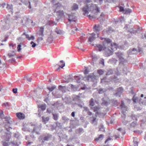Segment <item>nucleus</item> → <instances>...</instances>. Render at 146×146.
<instances>
[{
    "label": "nucleus",
    "instance_id": "1",
    "mask_svg": "<svg viewBox=\"0 0 146 146\" xmlns=\"http://www.w3.org/2000/svg\"><path fill=\"white\" fill-rule=\"evenodd\" d=\"M101 40H104L103 42V45L100 44H95V46L98 48V51H101L102 50H105L106 48L111 46V48L113 50H114L115 49L116 50L118 48L117 44L115 43H111V41L108 38H104L100 37Z\"/></svg>",
    "mask_w": 146,
    "mask_h": 146
},
{
    "label": "nucleus",
    "instance_id": "2",
    "mask_svg": "<svg viewBox=\"0 0 146 146\" xmlns=\"http://www.w3.org/2000/svg\"><path fill=\"white\" fill-rule=\"evenodd\" d=\"M96 8V5L93 3H91L89 5H86V7L82 9V11L84 12L83 14L85 15L86 14L88 13V11H92Z\"/></svg>",
    "mask_w": 146,
    "mask_h": 146
},
{
    "label": "nucleus",
    "instance_id": "3",
    "mask_svg": "<svg viewBox=\"0 0 146 146\" xmlns=\"http://www.w3.org/2000/svg\"><path fill=\"white\" fill-rule=\"evenodd\" d=\"M52 137V135L49 133H45L40 135L38 139L39 141L42 143L44 142L45 141H48Z\"/></svg>",
    "mask_w": 146,
    "mask_h": 146
},
{
    "label": "nucleus",
    "instance_id": "4",
    "mask_svg": "<svg viewBox=\"0 0 146 146\" xmlns=\"http://www.w3.org/2000/svg\"><path fill=\"white\" fill-rule=\"evenodd\" d=\"M11 135L10 134H6L2 137L3 141H2V144L3 146H9L8 141L10 138Z\"/></svg>",
    "mask_w": 146,
    "mask_h": 146
},
{
    "label": "nucleus",
    "instance_id": "5",
    "mask_svg": "<svg viewBox=\"0 0 146 146\" xmlns=\"http://www.w3.org/2000/svg\"><path fill=\"white\" fill-rule=\"evenodd\" d=\"M32 126L33 127V130L31 131L29 130V131H31L32 133H35L37 135H40V131L42 128V124H40L39 125H32Z\"/></svg>",
    "mask_w": 146,
    "mask_h": 146
},
{
    "label": "nucleus",
    "instance_id": "6",
    "mask_svg": "<svg viewBox=\"0 0 146 146\" xmlns=\"http://www.w3.org/2000/svg\"><path fill=\"white\" fill-rule=\"evenodd\" d=\"M123 63L122 62L119 63V64L117 68V71H120L121 72H123L127 74V68L126 66H124L123 65Z\"/></svg>",
    "mask_w": 146,
    "mask_h": 146
},
{
    "label": "nucleus",
    "instance_id": "7",
    "mask_svg": "<svg viewBox=\"0 0 146 146\" xmlns=\"http://www.w3.org/2000/svg\"><path fill=\"white\" fill-rule=\"evenodd\" d=\"M84 79L85 81L95 82L96 80V77L93 74H90L88 76L84 77Z\"/></svg>",
    "mask_w": 146,
    "mask_h": 146
},
{
    "label": "nucleus",
    "instance_id": "8",
    "mask_svg": "<svg viewBox=\"0 0 146 146\" xmlns=\"http://www.w3.org/2000/svg\"><path fill=\"white\" fill-rule=\"evenodd\" d=\"M13 120L11 119H10L8 120L5 121V128L6 130L8 131H9L10 129H12V128L10 127L13 123Z\"/></svg>",
    "mask_w": 146,
    "mask_h": 146
},
{
    "label": "nucleus",
    "instance_id": "9",
    "mask_svg": "<svg viewBox=\"0 0 146 146\" xmlns=\"http://www.w3.org/2000/svg\"><path fill=\"white\" fill-rule=\"evenodd\" d=\"M116 55L119 58V60L120 61V63L122 62L123 63L124 62L125 59L122 56V53L121 52H117L116 53Z\"/></svg>",
    "mask_w": 146,
    "mask_h": 146
},
{
    "label": "nucleus",
    "instance_id": "10",
    "mask_svg": "<svg viewBox=\"0 0 146 146\" xmlns=\"http://www.w3.org/2000/svg\"><path fill=\"white\" fill-rule=\"evenodd\" d=\"M138 52V50L135 48L130 49L127 52L129 54H137Z\"/></svg>",
    "mask_w": 146,
    "mask_h": 146
},
{
    "label": "nucleus",
    "instance_id": "11",
    "mask_svg": "<svg viewBox=\"0 0 146 146\" xmlns=\"http://www.w3.org/2000/svg\"><path fill=\"white\" fill-rule=\"evenodd\" d=\"M90 36L88 38V41L92 42L94 41L96 39V34L94 33L90 34Z\"/></svg>",
    "mask_w": 146,
    "mask_h": 146
},
{
    "label": "nucleus",
    "instance_id": "12",
    "mask_svg": "<svg viewBox=\"0 0 146 146\" xmlns=\"http://www.w3.org/2000/svg\"><path fill=\"white\" fill-rule=\"evenodd\" d=\"M120 106L121 107L122 111V113H125V111L127 110V108L126 106L124 103L123 101H121V104L120 105Z\"/></svg>",
    "mask_w": 146,
    "mask_h": 146
},
{
    "label": "nucleus",
    "instance_id": "13",
    "mask_svg": "<svg viewBox=\"0 0 146 146\" xmlns=\"http://www.w3.org/2000/svg\"><path fill=\"white\" fill-rule=\"evenodd\" d=\"M91 122L93 125H96L97 124V120H96V117L93 116L90 118Z\"/></svg>",
    "mask_w": 146,
    "mask_h": 146
},
{
    "label": "nucleus",
    "instance_id": "14",
    "mask_svg": "<svg viewBox=\"0 0 146 146\" xmlns=\"http://www.w3.org/2000/svg\"><path fill=\"white\" fill-rule=\"evenodd\" d=\"M16 115L17 117L20 119H24L25 117V115L21 112L17 113Z\"/></svg>",
    "mask_w": 146,
    "mask_h": 146
},
{
    "label": "nucleus",
    "instance_id": "15",
    "mask_svg": "<svg viewBox=\"0 0 146 146\" xmlns=\"http://www.w3.org/2000/svg\"><path fill=\"white\" fill-rule=\"evenodd\" d=\"M123 90V89L122 87H119L117 88V92L115 94L117 96H120V95L122 93Z\"/></svg>",
    "mask_w": 146,
    "mask_h": 146
},
{
    "label": "nucleus",
    "instance_id": "16",
    "mask_svg": "<svg viewBox=\"0 0 146 146\" xmlns=\"http://www.w3.org/2000/svg\"><path fill=\"white\" fill-rule=\"evenodd\" d=\"M76 18L72 14L68 15V20L69 22H71L72 21H75Z\"/></svg>",
    "mask_w": 146,
    "mask_h": 146
},
{
    "label": "nucleus",
    "instance_id": "17",
    "mask_svg": "<svg viewBox=\"0 0 146 146\" xmlns=\"http://www.w3.org/2000/svg\"><path fill=\"white\" fill-rule=\"evenodd\" d=\"M80 96H76L74 98L73 100L76 102V103H82V101L80 100Z\"/></svg>",
    "mask_w": 146,
    "mask_h": 146
},
{
    "label": "nucleus",
    "instance_id": "18",
    "mask_svg": "<svg viewBox=\"0 0 146 146\" xmlns=\"http://www.w3.org/2000/svg\"><path fill=\"white\" fill-rule=\"evenodd\" d=\"M56 14L58 16V17L60 18L64 15V12L63 11L59 10L56 12Z\"/></svg>",
    "mask_w": 146,
    "mask_h": 146
},
{
    "label": "nucleus",
    "instance_id": "19",
    "mask_svg": "<svg viewBox=\"0 0 146 146\" xmlns=\"http://www.w3.org/2000/svg\"><path fill=\"white\" fill-rule=\"evenodd\" d=\"M46 126L48 127V129L49 130L52 131H53L56 128V127L54 125H46Z\"/></svg>",
    "mask_w": 146,
    "mask_h": 146
},
{
    "label": "nucleus",
    "instance_id": "20",
    "mask_svg": "<svg viewBox=\"0 0 146 146\" xmlns=\"http://www.w3.org/2000/svg\"><path fill=\"white\" fill-rule=\"evenodd\" d=\"M44 31V28L42 27H40V30L38 32V33L39 36H43L44 35V34H43Z\"/></svg>",
    "mask_w": 146,
    "mask_h": 146
},
{
    "label": "nucleus",
    "instance_id": "21",
    "mask_svg": "<svg viewBox=\"0 0 146 146\" xmlns=\"http://www.w3.org/2000/svg\"><path fill=\"white\" fill-rule=\"evenodd\" d=\"M42 121L44 124L46 123L48 121L49 119V118L48 117H45L44 116H42Z\"/></svg>",
    "mask_w": 146,
    "mask_h": 146
},
{
    "label": "nucleus",
    "instance_id": "22",
    "mask_svg": "<svg viewBox=\"0 0 146 146\" xmlns=\"http://www.w3.org/2000/svg\"><path fill=\"white\" fill-rule=\"evenodd\" d=\"M7 8L9 11V12H11L12 13H13V7L12 5H10L8 4H7Z\"/></svg>",
    "mask_w": 146,
    "mask_h": 146
},
{
    "label": "nucleus",
    "instance_id": "23",
    "mask_svg": "<svg viewBox=\"0 0 146 146\" xmlns=\"http://www.w3.org/2000/svg\"><path fill=\"white\" fill-rule=\"evenodd\" d=\"M93 29H94V31L97 33L99 32L100 31V26L99 25H95Z\"/></svg>",
    "mask_w": 146,
    "mask_h": 146
},
{
    "label": "nucleus",
    "instance_id": "24",
    "mask_svg": "<svg viewBox=\"0 0 146 146\" xmlns=\"http://www.w3.org/2000/svg\"><path fill=\"white\" fill-rule=\"evenodd\" d=\"M74 79L76 80L77 83H80L82 80V76H75L74 77Z\"/></svg>",
    "mask_w": 146,
    "mask_h": 146
},
{
    "label": "nucleus",
    "instance_id": "25",
    "mask_svg": "<svg viewBox=\"0 0 146 146\" xmlns=\"http://www.w3.org/2000/svg\"><path fill=\"white\" fill-rule=\"evenodd\" d=\"M84 132V129L82 128H79L76 130V133L78 134H81Z\"/></svg>",
    "mask_w": 146,
    "mask_h": 146
},
{
    "label": "nucleus",
    "instance_id": "26",
    "mask_svg": "<svg viewBox=\"0 0 146 146\" xmlns=\"http://www.w3.org/2000/svg\"><path fill=\"white\" fill-rule=\"evenodd\" d=\"M98 91L99 94H102L107 91V89L106 88H100L98 89Z\"/></svg>",
    "mask_w": 146,
    "mask_h": 146
},
{
    "label": "nucleus",
    "instance_id": "27",
    "mask_svg": "<svg viewBox=\"0 0 146 146\" xmlns=\"http://www.w3.org/2000/svg\"><path fill=\"white\" fill-rule=\"evenodd\" d=\"M72 10L76 11L78 9V5L76 3H74L72 7Z\"/></svg>",
    "mask_w": 146,
    "mask_h": 146
},
{
    "label": "nucleus",
    "instance_id": "28",
    "mask_svg": "<svg viewBox=\"0 0 146 146\" xmlns=\"http://www.w3.org/2000/svg\"><path fill=\"white\" fill-rule=\"evenodd\" d=\"M139 103L143 105H146V97H145L144 98V100H143L142 98H141L139 100Z\"/></svg>",
    "mask_w": 146,
    "mask_h": 146
},
{
    "label": "nucleus",
    "instance_id": "29",
    "mask_svg": "<svg viewBox=\"0 0 146 146\" xmlns=\"http://www.w3.org/2000/svg\"><path fill=\"white\" fill-rule=\"evenodd\" d=\"M65 65V63L62 60H60L59 63V67H60L61 68H62L64 67Z\"/></svg>",
    "mask_w": 146,
    "mask_h": 146
},
{
    "label": "nucleus",
    "instance_id": "30",
    "mask_svg": "<svg viewBox=\"0 0 146 146\" xmlns=\"http://www.w3.org/2000/svg\"><path fill=\"white\" fill-rule=\"evenodd\" d=\"M62 119L64 121L63 122V123H67L69 120V119L68 118L65 116H63L62 117Z\"/></svg>",
    "mask_w": 146,
    "mask_h": 146
},
{
    "label": "nucleus",
    "instance_id": "31",
    "mask_svg": "<svg viewBox=\"0 0 146 146\" xmlns=\"http://www.w3.org/2000/svg\"><path fill=\"white\" fill-rule=\"evenodd\" d=\"M53 40V36L50 35L48 38L47 39V41L49 43H51Z\"/></svg>",
    "mask_w": 146,
    "mask_h": 146
},
{
    "label": "nucleus",
    "instance_id": "32",
    "mask_svg": "<svg viewBox=\"0 0 146 146\" xmlns=\"http://www.w3.org/2000/svg\"><path fill=\"white\" fill-rule=\"evenodd\" d=\"M115 72V71H114L113 69H111L109 70H108L106 74V75H110L111 74H112L114 72Z\"/></svg>",
    "mask_w": 146,
    "mask_h": 146
},
{
    "label": "nucleus",
    "instance_id": "33",
    "mask_svg": "<svg viewBox=\"0 0 146 146\" xmlns=\"http://www.w3.org/2000/svg\"><path fill=\"white\" fill-rule=\"evenodd\" d=\"M104 137V135L102 134L99 135L98 137L97 138H96L95 140L96 141H98L100 140H102Z\"/></svg>",
    "mask_w": 146,
    "mask_h": 146
},
{
    "label": "nucleus",
    "instance_id": "34",
    "mask_svg": "<svg viewBox=\"0 0 146 146\" xmlns=\"http://www.w3.org/2000/svg\"><path fill=\"white\" fill-rule=\"evenodd\" d=\"M132 11V10L129 9H125V11L123 13L124 14H128L131 12Z\"/></svg>",
    "mask_w": 146,
    "mask_h": 146
},
{
    "label": "nucleus",
    "instance_id": "35",
    "mask_svg": "<svg viewBox=\"0 0 146 146\" xmlns=\"http://www.w3.org/2000/svg\"><path fill=\"white\" fill-rule=\"evenodd\" d=\"M82 103L83 102L82 101V103H75L74 105H72V107L73 108L75 105H77L79 107H80L81 108H82L83 106L82 105Z\"/></svg>",
    "mask_w": 146,
    "mask_h": 146
},
{
    "label": "nucleus",
    "instance_id": "36",
    "mask_svg": "<svg viewBox=\"0 0 146 146\" xmlns=\"http://www.w3.org/2000/svg\"><path fill=\"white\" fill-rule=\"evenodd\" d=\"M56 24L54 22L51 21H49L46 24V25H53Z\"/></svg>",
    "mask_w": 146,
    "mask_h": 146
},
{
    "label": "nucleus",
    "instance_id": "37",
    "mask_svg": "<svg viewBox=\"0 0 146 146\" xmlns=\"http://www.w3.org/2000/svg\"><path fill=\"white\" fill-rule=\"evenodd\" d=\"M53 117L54 120L56 121L58 119V114L57 113H53Z\"/></svg>",
    "mask_w": 146,
    "mask_h": 146
},
{
    "label": "nucleus",
    "instance_id": "38",
    "mask_svg": "<svg viewBox=\"0 0 146 146\" xmlns=\"http://www.w3.org/2000/svg\"><path fill=\"white\" fill-rule=\"evenodd\" d=\"M98 59V57L96 55H93L92 56V59L93 61H96Z\"/></svg>",
    "mask_w": 146,
    "mask_h": 146
},
{
    "label": "nucleus",
    "instance_id": "39",
    "mask_svg": "<svg viewBox=\"0 0 146 146\" xmlns=\"http://www.w3.org/2000/svg\"><path fill=\"white\" fill-rule=\"evenodd\" d=\"M56 126L60 128L61 129L62 127V124L58 122H56Z\"/></svg>",
    "mask_w": 146,
    "mask_h": 146
},
{
    "label": "nucleus",
    "instance_id": "40",
    "mask_svg": "<svg viewBox=\"0 0 146 146\" xmlns=\"http://www.w3.org/2000/svg\"><path fill=\"white\" fill-rule=\"evenodd\" d=\"M132 100L134 102L136 103L138 102L139 98L137 97H135V96H134L132 98Z\"/></svg>",
    "mask_w": 146,
    "mask_h": 146
},
{
    "label": "nucleus",
    "instance_id": "41",
    "mask_svg": "<svg viewBox=\"0 0 146 146\" xmlns=\"http://www.w3.org/2000/svg\"><path fill=\"white\" fill-rule=\"evenodd\" d=\"M97 72L100 75H102L104 74V70L102 69H99L97 70Z\"/></svg>",
    "mask_w": 146,
    "mask_h": 146
},
{
    "label": "nucleus",
    "instance_id": "42",
    "mask_svg": "<svg viewBox=\"0 0 146 146\" xmlns=\"http://www.w3.org/2000/svg\"><path fill=\"white\" fill-rule=\"evenodd\" d=\"M90 105L91 106H93L94 105V99L92 98L90 101Z\"/></svg>",
    "mask_w": 146,
    "mask_h": 146
},
{
    "label": "nucleus",
    "instance_id": "43",
    "mask_svg": "<svg viewBox=\"0 0 146 146\" xmlns=\"http://www.w3.org/2000/svg\"><path fill=\"white\" fill-rule=\"evenodd\" d=\"M55 32L58 34L61 35L62 34V31L60 29H58L57 28L55 30Z\"/></svg>",
    "mask_w": 146,
    "mask_h": 146
},
{
    "label": "nucleus",
    "instance_id": "44",
    "mask_svg": "<svg viewBox=\"0 0 146 146\" xmlns=\"http://www.w3.org/2000/svg\"><path fill=\"white\" fill-rule=\"evenodd\" d=\"M58 135L60 139L63 138V134L61 132H59L58 133Z\"/></svg>",
    "mask_w": 146,
    "mask_h": 146
},
{
    "label": "nucleus",
    "instance_id": "45",
    "mask_svg": "<svg viewBox=\"0 0 146 146\" xmlns=\"http://www.w3.org/2000/svg\"><path fill=\"white\" fill-rule=\"evenodd\" d=\"M55 87H56L54 86L51 87V88L48 87L47 88L49 90L50 92H52L55 88Z\"/></svg>",
    "mask_w": 146,
    "mask_h": 146
},
{
    "label": "nucleus",
    "instance_id": "46",
    "mask_svg": "<svg viewBox=\"0 0 146 146\" xmlns=\"http://www.w3.org/2000/svg\"><path fill=\"white\" fill-rule=\"evenodd\" d=\"M112 80H113L115 81H117L118 80L117 79V76H114V77H111V78Z\"/></svg>",
    "mask_w": 146,
    "mask_h": 146
},
{
    "label": "nucleus",
    "instance_id": "47",
    "mask_svg": "<svg viewBox=\"0 0 146 146\" xmlns=\"http://www.w3.org/2000/svg\"><path fill=\"white\" fill-rule=\"evenodd\" d=\"M131 117L133 120H137V116L136 115L132 114L131 115Z\"/></svg>",
    "mask_w": 146,
    "mask_h": 146
},
{
    "label": "nucleus",
    "instance_id": "48",
    "mask_svg": "<svg viewBox=\"0 0 146 146\" xmlns=\"http://www.w3.org/2000/svg\"><path fill=\"white\" fill-rule=\"evenodd\" d=\"M118 7L119 8L120 11L123 12V13H124L125 9H124V8L121 6H118Z\"/></svg>",
    "mask_w": 146,
    "mask_h": 146
},
{
    "label": "nucleus",
    "instance_id": "49",
    "mask_svg": "<svg viewBox=\"0 0 146 146\" xmlns=\"http://www.w3.org/2000/svg\"><path fill=\"white\" fill-rule=\"evenodd\" d=\"M109 61L112 63H115L116 62L117 60L115 58H112L109 59Z\"/></svg>",
    "mask_w": 146,
    "mask_h": 146
},
{
    "label": "nucleus",
    "instance_id": "50",
    "mask_svg": "<svg viewBox=\"0 0 146 146\" xmlns=\"http://www.w3.org/2000/svg\"><path fill=\"white\" fill-rule=\"evenodd\" d=\"M100 109L98 106H96L94 107V111L96 112L98 111Z\"/></svg>",
    "mask_w": 146,
    "mask_h": 146
},
{
    "label": "nucleus",
    "instance_id": "51",
    "mask_svg": "<svg viewBox=\"0 0 146 146\" xmlns=\"http://www.w3.org/2000/svg\"><path fill=\"white\" fill-rule=\"evenodd\" d=\"M137 123L135 121L133 122L131 124V126L133 127H135L136 126H137Z\"/></svg>",
    "mask_w": 146,
    "mask_h": 146
},
{
    "label": "nucleus",
    "instance_id": "52",
    "mask_svg": "<svg viewBox=\"0 0 146 146\" xmlns=\"http://www.w3.org/2000/svg\"><path fill=\"white\" fill-rule=\"evenodd\" d=\"M12 145L13 146H19V144L17 143L14 141H13L11 142Z\"/></svg>",
    "mask_w": 146,
    "mask_h": 146
},
{
    "label": "nucleus",
    "instance_id": "53",
    "mask_svg": "<svg viewBox=\"0 0 146 146\" xmlns=\"http://www.w3.org/2000/svg\"><path fill=\"white\" fill-rule=\"evenodd\" d=\"M99 131H105L103 125H101L99 127Z\"/></svg>",
    "mask_w": 146,
    "mask_h": 146
},
{
    "label": "nucleus",
    "instance_id": "54",
    "mask_svg": "<svg viewBox=\"0 0 146 146\" xmlns=\"http://www.w3.org/2000/svg\"><path fill=\"white\" fill-rule=\"evenodd\" d=\"M99 63L100 64H102L103 66H104V59H102V58L101 59H100V61L99 62Z\"/></svg>",
    "mask_w": 146,
    "mask_h": 146
},
{
    "label": "nucleus",
    "instance_id": "55",
    "mask_svg": "<svg viewBox=\"0 0 146 146\" xmlns=\"http://www.w3.org/2000/svg\"><path fill=\"white\" fill-rule=\"evenodd\" d=\"M87 17L90 19H95L96 18V17L95 16H91L90 15H87Z\"/></svg>",
    "mask_w": 146,
    "mask_h": 146
},
{
    "label": "nucleus",
    "instance_id": "56",
    "mask_svg": "<svg viewBox=\"0 0 146 146\" xmlns=\"http://www.w3.org/2000/svg\"><path fill=\"white\" fill-rule=\"evenodd\" d=\"M113 31V30H112L111 27H110L108 28V30L107 31V32L108 33H111V32Z\"/></svg>",
    "mask_w": 146,
    "mask_h": 146
},
{
    "label": "nucleus",
    "instance_id": "57",
    "mask_svg": "<svg viewBox=\"0 0 146 146\" xmlns=\"http://www.w3.org/2000/svg\"><path fill=\"white\" fill-rule=\"evenodd\" d=\"M58 89L59 90H62L63 92H65V91L64 90V87L61 86H59Z\"/></svg>",
    "mask_w": 146,
    "mask_h": 146
},
{
    "label": "nucleus",
    "instance_id": "58",
    "mask_svg": "<svg viewBox=\"0 0 146 146\" xmlns=\"http://www.w3.org/2000/svg\"><path fill=\"white\" fill-rule=\"evenodd\" d=\"M113 103L114 105L115 106H117L118 104L117 100H114L113 101Z\"/></svg>",
    "mask_w": 146,
    "mask_h": 146
},
{
    "label": "nucleus",
    "instance_id": "59",
    "mask_svg": "<svg viewBox=\"0 0 146 146\" xmlns=\"http://www.w3.org/2000/svg\"><path fill=\"white\" fill-rule=\"evenodd\" d=\"M21 44H19L18 45L17 47V50L19 52H20L21 49Z\"/></svg>",
    "mask_w": 146,
    "mask_h": 146
},
{
    "label": "nucleus",
    "instance_id": "60",
    "mask_svg": "<svg viewBox=\"0 0 146 146\" xmlns=\"http://www.w3.org/2000/svg\"><path fill=\"white\" fill-rule=\"evenodd\" d=\"M15 61V59L12 58L11 59H10L8 60V62L9 63H13V62Z\"/></svg>",
    "mask_w": 146,
    "mask_h": 146
},
{
    "label": "nucleus",
    "instance_id": "61",
    "mask_svg": "<svg viewBox=\"0 0 146 146\" xmlns=\"http://www.w3.org/2000/svg\"><path fill=\"white\" fill-rule=\"evenodd\" d=\"M46 107V106L45 105H42L40 106V108L42 111H44Z\"/></svg>",
    "mask_w": 146,
    "mask_h": 146
},
{
    "label": "nucleus",
    "instance_id": "62",
    "mask_svg": "<svg viewBox=\"0 0 146 146\" xmlns=\"http://www.w3.org/2000/svg\"><path fill=\"white\" fill-rule=\"evenodd\" d=\"M134 132L138 134H140L142 133V131H141L139 130H135L134 131Z\"/></svg>",
    "mask_w": 146,
    "mask_h": 146
},
{
    "label": "nucleus",
    "instance_id": "63",
    "mask_svg": "<svg viewBox=\"0 0 146 146\" xmlns=\"http://www.w3.org/2000/svg\"><path fill=\"white\" fill-rule=\"evenodd\" d=\"M108 103L107 101H104L102 103V104H104L106 106L108 105Z\"/></svg>",
    "mask_w": 146,
    "mask_h": 146
},
{
    "label": "nucleus",
    "instance_id": "64",
    "mask_svg": "<svg viewBox=\"0 0 146 146\" xmlns=\"http://www.w3.org/2000/svg\"><path fill=\"white\" fill-rule=\"evenodd\" d=\"M17 88H13V93L16 94L17 93Z\"/></svg>",
    "mask_w": 146,
    "mask_h": 146
}]
</instances>
